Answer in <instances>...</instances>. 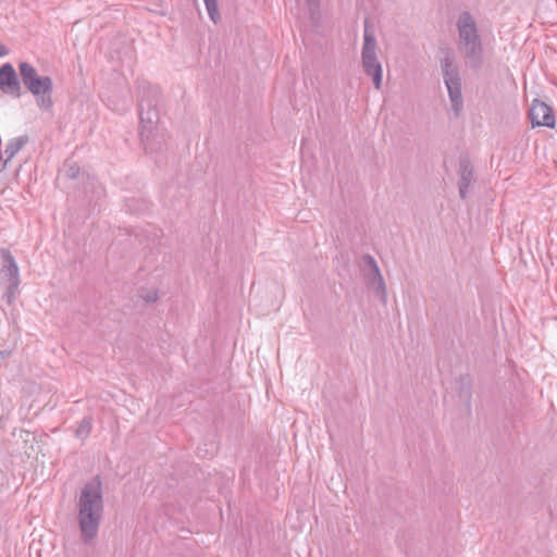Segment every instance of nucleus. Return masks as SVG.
<instances>
[{"label":"nucleus","mask_w":557,"mask_h":557,"mask_svg":"<svg viewBox=\"0 0 557 557\" xmlns=\"http://www.w3.org/2000/svg\"><path fill=\"white\" fill-rule=\"evenodd\" d=\"M76 507L81 537L89 543L97 536L103 515L102 483L99 476L82 487Z\"/></svg>","instance_id":"1"},{"label":"nucleus","mask_w":557,"mask_h":557,"mask_svg":"<svg viewBox=\"0 0 557 557\" xmlns=\"http://www.w3.org/2000/svg\"><path fill=\"white\" fill-rule=\"evenodd\" d=\"M18 72L24 87L36 98L37 106L49 111L52 106L53 83L50 76H41L28 62L18 63Z\"/></svg>","instance_id":"2"},{"label":"nucleus","mask_w":557,"mask_h":557,"mask_svg":"<svg viewBox=\"0 0 557 557\" xmlns=\"http://www.w3.org/2000/svg\"><path fill=\"white\" fill-rule=\"evenodd\" d=\"M440 52L443 54L440 59V64L451 103V110L458 116L463 108L459 67L455 64V54L450 48H441Z\"/></svg>","instance_id":"3"},{"label":"nucleus","mask_w":557,"mask_h":557,"mask_svg":"<svg viewBox=\"0 0 557 557\" xmlns=\"http://www.w3.org/2000/svg\"><path fill=\"white\" fill-rule=\"evenodd\" d=\"M363 45L361 49V62L364 73L372 77L373 85L376 89L381 88L383 71L382 64L376 55V38L373 26L368 17L363 22Z\"/></svg>","instance_id":"4"},{"label":"nucleus","mask_w":557,"mask_h":557,"mask_svg":"<svg viewBox=\"0 0 557 557\" xmlns=\"http://www.w3.org/2000/svg\"><path fill=\"white\" fill-rule=\"evenodd\" d=\"M141 138L145 131L151 134L160 119L159 104L161 102V91L157 85L151 83H141ZM149 135H147L148 137Z\"/></svg>","instance_id":"5"},{"label":"nucleus","mask_w":557,"mask_h":557,"mask_svg":"<svg viewBox=\"0 0 557 557\" xmlns=\"http://www.w3.org/2000/svg\"><path fill=\"white\" fill-rule=\"evenodd\" d=\"M3 263L0 270L1 283L5 286V299L9 304L15 299L20 285L18 265L9 250H2Z\"/></svg>","instance_id":"6"},{"label":"nucleus","mask_w":557,"mask_h":557,"mask_svg":"<svg viewBox=\"0 0 557 557\" xmlns=\"http://www.w3.org/2000/svg\"><path fill=\"white\" fill-rule=\"evenodd\" d=\"M0 90L12 98L22 96L21 82L11 63H4L0 66Z\"/></svg>","instance_id":"7"},{"label":"nucleus","mask_w":557,"mask_h":557,"mask_svg":"<svg viewBox=\"0 0 557 557\" xmlns=\"http://www.w3.org/2000/svg\"><path fill=\"white\" fill-rule=\"evenodd\" d=\"M456 26L459 35L460 47L473 44V41L481 39L476 23L470 12H461L458 16Z\"/></svg>","instance_id":"8"},{"label":"nucleus","mask_w":557,"mask_h":557,"mask_svg":"<svg viewBox=\"0 0 557 557\" xmlns=\"http://www.w3.org/2000/svg\"><path fill=\"white\" fill-rule=\"evenodd\" d=\"M529 119L533 126L555 127L553 109L545 102L535 99L529 110Z\"/></svg>","instance_id":"9"},{"label":"nucleus","mask_w":557,"mask_h":557,"mask_svg":"<svg viewBox=\"0 0 557 557\" xmlns=\"http://www.w3.org/2000/svg\"><path fill=\"white\" fill-rule=\"evenodd\" d=\"M460 49L467 64L471 69L479 70L482 67L484 62V48L481 39L473 41V44L465 45L460 47Z\"/></svg>","instance_id":"10"},{"label":"nucleus","mask_w":557,"mask_h":557,"mask_svg":"<svg viewBox=\"0 0 557 557\" xmlns=\"http://www.w3.org/2000/svg\"><path fill=\"white\" fill-rule=\"evenodd\" d=\"M459 196L461 199H466L468 196V189L472 182H474V172L471 161L468 157H460L459 159Z\"/></svg>","instance_id":"11"},{"label":"nucleus","mask_w":557,"mask_h":557,"mask_svg":"<svg viewBox=\"0 0 557 557\" xmlns=\"http://www.w3.org/2000/svg\"><path fill=\"white\" fill-rule=\"evenodd\" d=\"M457 394L459 399L468 407L471 406L472 399V381L469 374H461L457 381Z\"/></svg>","instance_id":"12"},{"label":"nucleus","mask_w":557,"mask_h":557,"mask_svg":"<svg viewBox=\"0 0 557 557\" xmlns=\"http://www.w3.org/2000/svg\"><path fill=\"white\" fill-rule=\"evenodd\" d=\"M363 276L367 281V284L369 286H371L373 288V290L375 292V294L381 297V300L385 302L386 301V299H385L386 287H385V282L381 274V271L379 270V277L372 271L366 272V274H363Z\"/></svg>","instance_id":"13"},{"label":"nucleus","mask_w":557,"mask_h":557,"mask_svg":"<svg viewBox=\"0 0 557 557\" xmlns=\"http://www.w3.org/2000/svg\"><path fill=\"white\" fill-rule=\"evenodd\" d=\"M27 141H28L27 136H21V137L11 139L4 149V156H5L4 164L10 162L16 156V153L24 147V145L27 144Z\"/></svg>","instance_id":"14"},{"label":"nucleus","mask_w":557,"mask_h":557,"mask_svg":"<svg viewBox=\"0 0 557 557\" xmlns=\"http://www.w3.org/2000/svg\"><path fill=\"white\" fill-rule=\"evenodd\" d=\"M360 270L362 274H366V272H373L379 277V265L375 261V259L366 253L361 257L360 263H359Z\"/></svg>","instance_id":"15"},{"label":"nucleus","mask_w":557,"mask_h":557,"mask_svg":"<svg viewBox=\"0 0 557 557\" xmlns=\"http://www.w3.org/2000/svg\"><path fill=\"white\" fill-rule=\"evenodd\" d=\"M210 20L216 24L220 20V12L216 0H203Z\"/></svg>","instance_id":"16"},{"label":"nucleus","mask_w":557,"mask_h":557,"mask_svg":"<svg viewBox=\"0 0 557 557\" xmlns=\"http://www.w3.org/2000/svg\"><path fill=\"white\" fill-rule=\"evenodd\" d=\"M91 420L90 418H84L78 428L76 429V436L81 438H86L91 432Z\"/></svg>","instance_id":"17"},{"label":"nucleus","mask_w":557,"mask_h":557,"mask_svg":"<svg viewBox=\"0 0 557 557\" xmlns=\"http://www.w3.org/2000/svg\"><path fill=\"white\" fill-rule=\"evenodd\" d=\"M64 168H65V175L69 178H76L79 175L81 169L76 162L69 161L65 163Z\"/></svg>","instance_id":"18"},{"label":"nucleus","mask_w":557,"mask_h":557,"mask_svg":"<svg viewBox=\"0 0 557 557\" xmlns=\"http://www.w3.org/2000/svg\"><path fill=\"white\" fill-rule=\"evenodd\" d=\"M141 299L146 302V304H152V302H156L158 300V290L157 289H153V290H150L148 292L147 294L145 295H141Z\"/></svg>","instance_id":"19"},{"label":"nucleus","mask_w":557,"mask_h":557,"mask_svg":"<svg viewBox=\"0 0 557 557\" xmlns=\"http://www.w3.org/2000/svg\"><path fill=\"white\" fill-rule=\"evenodd\" d=\"M151 235H152V239H151L152 246L159 245L160 244V239H161V235H162L161 230L153 227L152 232H151Z\"/></svg>","instance_id":"20"},{"label":"nucleus","mask_w":557,"mask_h":557,"mask_svg":"<svg viewBox=\"0 0 557 557\" xmlns=\"http://www.w3.org/2000/svg\"><path fill=\"white\" fill-rule=\"evenodd\" d=\"M307 4L309 7L311 15H313L319 10V0H307Z\"/></svg>","instance_id":"21"},{"label":"nucleus","mask_w":557,"mask_h":557,"mask_svg":"<svg viewBox=\"0 0 557 557\" xmlns=\"http://www.w3.org/2000/svg\"><path fill=\"white\" fill-rule=\"evenodd\" d=\"M9 53L8 48L4 45L0 44V57H4Z\"/></svg>","instance_id":"22"}]
</instances>
